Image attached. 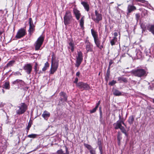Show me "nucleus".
<instances>
[{
  "label": "nucleus",
  "instance_id": "a878e982",
  "mask_svg": "<svg viewBox=\"0 0 154 154\" xmlns=\"http://www.w3.org/2000/svg\"><path fill=\"white\" fill-rule=\"evenodd\" d=\"M110 69H109V68H108V69L106 73V75L105 77V79L106 81H107L108 80L109 78V76L110 75Z\"/></svg>",
  "mask_w": 154,
  "mask_h": 154
},
{
  "label": "nucleus",
  "instance_id": "09e8293b",
  "mask_svg": "<svg viewBox=\"0 0 154 154\" xmlns=\"http://www.w3.org/2000/svg\"><path fill=\"white\" fill-rule=\"evenodd\" d=\"M138 51L140 54L141 53L140 51ZM138 53H136V56H137V57L138 58H140V57H141V55L140 54H138Z\"/></svg>",
  "mask_w": 154,
  "mask_h": 154
},
{
  "label": "nucleus",
  "instance_id": "423d86ee",
  "mask_svg": "<svg viewBox=\"0 0 154 154\" xmlns=\"http://www.w3.org/2000/svg\"><path fill=\"white\" fill-rule=\"evenodd\" d=\"M76 61L75 64V66L78 67L83 60V56L82 52L81 51L78 52L77 55L76 57Z\"/></svg>",
  "mask_w": 154,
  "mask_h": 154
},
{
  "label": "nucleus",
  "instance_id": "338daca9",
  "mask_svg": "<svg viewBox=\"0 0 154 154\" xmlns=\"http://www.w3.org/2000/svg\"><path fill=\"white\" fill-rule=\"evenodd\" d=\"M99 110H100V111H101V107H99Z\"/></svg>",
  "mask_w": 154,
  "mask_h": 154
},
{
  "label": "nucleus",
  "instance_id": "a211bd4d",
  "mask_svg": "<svg viewBox=\"0 0 154 154\" xmlns=\"http://www.w3.org/2000/svg\"><path fill=\"white\" fill-rule=\"evenodd\" d=\"M23 81L20 79H17L16 80L12 82V85H21L23 83Z\"/></svg>",
  "mask_w": 154,
  "mask_h": 154
},
{
  "label": "nucleus",
  "instance_id": "39448f33",
  "mask_svg": "<svg viewBox=\"0 0 154 154\" xmlns=\"http://www.w3.org/2000/svg\"><path fill=\"white\" fill-rule=\"evenodd\" d=\"M44 40V36L41 35L37 39L35 42V50H38L42 45Z\"/></svg>",
  "mask_w": 154,
  "mask_h": 154
},
{
  "label": "nucleus",
  "instance_id": "3c124183",
  "mask_svg": "<svg viewBox=\"0 0 154 154\" xmlns=\"http://www.w3.org/2000/svg\"><path fill=\"white\" fill-rule=\"evenodd\" d=\"M14 74L15 75H21V74L20 73V72H15Z\"/></svg>",
  "mask_w": 154,
  "mask_h": 154
},
{
  "label": "nucleus",
  "instance_id": "13d9d810",
  "mask_svg": "<svg viewBox=\"0 0 154 154\" xmlns=\"http://www.w3.org/2000/svg\"><path fill=\"white\" fill-rule=\"evenodd\" d=\"M123 133L125 135V136H127L128 135V134L126 133V131H125L124 132H123Z\"/></svg>",
  "mask_w": 154,
  "mask_h": 154
},
{
  "label": "nucleus",
  "instance_id": "2f4dec72",
  "mask_svg": "<svg viewBox=\"0 0 154 154\" xmlns=\"http://www.w3.org/2000/svg\"><path fill=\"white\" fill-rule=\"evenodd\" d=\"M15 62L14 60H11L6 65V66L8 67L12 66Z\"/></svg>",
  "mask_w": 154,
  "mask_h": 154
},
{
  "label": "nucleus",
  "instance_id": "72a5a7b5",
  "mask_svg": "<svg viewBox=\"0 0 154 154\" xmlns=\"http://www.w3.org/2000/svg\"><path fill=\"white\" fill-rule=\"evenodd\" d=\"M37 135L35 134H29L27 136V137L29 138H35L37 137Z\"/></svg>",
  "mask_w": 154,
  "mask_h": 154
},
{
  "label": "nucleus",
  "instance_id": "1a4fd4ad",
  "mask_svg": "<svg viewBox=\"0 0 154 154\" xmlns=\"http://www.w3.org/2000/svg\"><path fill=\"white\" fill-rule=\"evenodd\" d=\"M29 29L28 30V32L29 34L31 35L35 30V25L34 24L31 18H29Z\"/></svg>",
  "mask_w": 154,
  "mask_h": 154
},
{
  "label": "nucleus",
  "instance_id": "412c9836",
  "mask_svg": "<svg viewBox=\"0 0 154 154\" xmlns=\"http://www.w3.org/2000/svg\"><path fill=\"white\" fill-rule=\"evenodd\" d=\"M113 125L116 129H119L122 126L120 122L118 121L116 122V123H114Z\"/></svg>",
  "mask_w": 154,
  "mask_h": 154
},
{
  "label": "nucleus",
  "instance_id": "cd10ccee",
  "mask_svg": "<svg viewBox=\"0 0 154 154\" xmlns=\"http://www.w3.org/2000/svg\"><path fill=\"white\" fill-rule=\"evenodd\" d=\"M113 94L116 96H119L122 95V93L119 90L115 89L113 91Z\"/></svg>",
  "mask_w": 154,
  "mask_h": 154
},
{
  "label": "nucleus",
  "instance_id": "c03bdc74",
  "mask_svg": "<svg viewBox=\"0 0 154 154\" xmlns=\"http://www.w3.org/2000/svg\"><path fill=\"white\" fill-rule=\"evenodd\" d=\"M113 63V62L112 60H110L109 63V65L108 68H109V69H110V66Z\"/></svg>",
  "mask_w": 154,
  "mask_h": 154
},
{
  "label": "nucleus",
  "instance_id": "7ed1b4c3",
  "mask_svg": "<svg viewBox=\"0 0 154 154\" xmlns=\"http://www.w3.org/2000/svg\"><path fill=\"white\" fill-rule=\"evenodd\" d=\"M64 24L66 26L69 24L73 20L71 11L69 10L67 11L63 17Z\"/></svg>",
  "mask_w": 154,
  "mask_h": 154
},
{
  "label": "nucleus",
  "instance_id": "aec40b11",
  "mask_svg": "<svg viewBox=\"0 0 154 154\" xmlns=\"http://www.w3.org/2000/svg\"><path fill=\"white\" fill-rule=\"evenodd\" d=\"M50 116V113L46 111H45L42 115V116L46 120L48 119Z\"/></svg>",
  "mask_w": 154,
  "mask_h": 154
},
{
  "label": "nucleus",
  "instance_id": "bb28decb",
  "mask_svg": "<svg viewBox=\"0 0 154 154\" xmlns=\"http://www.w3.org/2000/svg\"><path fill=\"white\" fill-rule=\"evenodd\" d=\"M3 88L6 89H9L10 88V85L9 82L8 81L5 82Z\"/></svg>",
  "mask_w": 154,
  "mask_h": 154
},
{
  "label": "nucleus",
  "instance_id": "20e7f679",
  "mask_svg": "<svg viewBox=\"0 0 154 154\" xmlns=\"http://www.w3.org/2000/svg\"><path fill=\"white\" fill-rule=\"evenodd\" d=\"M92 19L96 23H99L102 20V14L99 13L97 10L95 11V15L92 16Z\"/></svg>",
  "mask_w": 154,
  "mask_h": 154
},
{
  "label": "nucleus",
  "instance_id": "79ce46f5",
  "mask_svg": "<svg viewBox=\"0 0 154 154\" xmlns=\"http://www.w3.org/2000/svg\"><path fill=\"white\" fill-rule=\"evenodd\" d=\"M99 149L100 154H103V150H102V146H99Z\"/></svg>",
  "mask_w": 154,
  "mask_h": 154
},
{
  "label": "nucleus",
  "instance_id": "58836bf2",
  "mask_svg": "<svg viewBox=\"0 0 154 154\" xmlns=\"http://www.w3.org/2000/svg\"><path fill=\"white\" fill-rule=\"evenodd\" d=\"M102 142L101 140L100 139V138L98 139V141L97 142V144L98 145V146H101V145Z\"/></svg>",
  "mask_w": 154,
  "mask_h": 154
},
{
  "label": "nucleus",
  "instance_id": "9d476101",
  "mask_svg": "<svg viewBox=\"0 0 154 154\" xmlns=\"http://www.w3.org/2000/svg\"><path fill=\"white\" fill-rule=\"evenodd\" d=\"M77 87L83 90H88L90 89V86L88 84L82 82L78 83L77 84Z\"/></svg>",
  "mask_w": 154,
  "mask_h": 154
},
{
  "label": "nucleus",
  "instance_id": "0e129e2a",
  "mask_svg": "<svg viewBox=\"0 0 154 154\" xmlns=\"http://www.w3.org/2000/svg\"><path fill=\"white\" fill-rule=\"evenodd\" d=\"M152 102L153 103H154V98L152 99Z\"/></svg>",
  "mask_w": 154,
  "mask_h": 154
},
{
  "label": "nucleus",
  "instance_id": "0eeeda50",
  "mask_svg": "<svg viewBox=\"0 0 154 154\" xmlns=\"http://www.w3.org/2000/svg\"><path fill=\"white\" fill-rule=\"evenodd\" d=\"M58 66V62L56 61L53 62L52 60L50 74H53L57 70Z\"/></svg>",
  "mask_w": 154,
  "mask_h": 154
},
{
  "label": "nucleus",
  "instance_id": "de8ad7c7",
  "mask_svg": "<svg viewBox=\"0 0 154 154\" xmlns=\"http://www.w3.org/2000/svg\"><path fill=\"white\" fill-rule=\"evenodd\" d=\"M78 78L76 77L75 78V80L74 81V83L76 84V86H77V84L78 83Z\"/></svg>",
  "mask_w": 154,
  "mask_h": 154
},
{
  "label": "nucleus",
  "instance_id": "680f3d73",
  "mask_svg": "<svg viewBox=\"0 0 154 154\" xmlns=\"http://www.w3.org/2000/svg\"><path fill=\"white\" fill-rule=\"evenodd\" d=\"M119 120H122V119H121V116H120V114H119Z\"/></svg>",
  "mask_w": 154,
  "mask_h": 154
},
{
  "label": "nucleus",
  "instance_id": "f257e3e1",
  "mask_svg": "<svg viewBox=\"0 0 154 154\" xmlns=\"http://www.w3.org/2000/svg\"><path fill=\"white\" fill-rule=\"evenodd\" d=\"M131 72L134 76L140 78L146 77L148 73L145 69L139 68L133 70Z\"/></svg>",
  "mask_w": 154,
  "mask_h": 154
},
{
  "label": "nucleus",
  "instance_id": "393cba45",
  "mask_svg": "<svg viewBox=\"0 0 154 154\" xmlns=\"http://www.w3.org/2000/svg\"><path fill=\"white\" fill-rule=\"evenodd\" d=\"M118 81H120V82H121V81H122L125 83H127L128 82L127 79L122 77H118Z\"/></svg>",
  "mask_w": 154,
  "mask_h": 154
},
{
  "label": "nucleus",
  "instance_id": "4c0bfd02",
  "mask_svg": "<svg viewBox=\"0 0 154 154\" xmlns=\"http://www.w3.org/2000/svg\"><path fill=\"white\" fill-rule=\"evenodd\" d=\"M89 151L91 154H96V151L95 149L93 148Z\"/></svg>",
  "mask_w": 154,
  "mask_h": 154
},
{
  "label": "nucleus",
  "instance_id": "5fc2aeb1",
  "mask_svg": "<svg viewBox=\"0 0 154 154\" xmlns=\"http://www.w3.org/2000/svg\"><path fill=\"white\" fill-rule=\"evenodd\" d=\"M114 35V37H116L118 36V33L117 32H115L113 33Z\"/></svg>",
  "mask_w": 154,
  "mask_h": 154
},
{
  "label": "nucleus",
  "instance_id": "603ef678",
  "mask_svg": "<svg viewBox=\"0 0 154 154\" xmlns=\"http://www.w3.org/2000/svg\"><path fill=\"white\" fill-rule=\"evenodd\" d=\"M100 100L98 102V103H96V106L98 108L99 105L100 104Z\"/></svg>",
  "mask_w": 154,
  "mask_h": 154
},
{
  "label": "nucleus",
  "instance_id": "c9c22d12",
  "mask_svg": "<svg viewBox=\"0 0 154 154\" xmlns=\"http://www.w3.org/2000/svg\"><path fill=\"white\" fill-rule=\"evenodd\" d=\"M97 108H98V107H97L96 106H95V107L92 110H90V113H92L95 112L97 110Z\"/></svg>",
  "mask_w": 154,
  "mask_h": 154
},
{
  "label": "nucleus",
  "instance_id": "774afa93",
  "mask_svg": "<svg viewBox=\"0 0 154 154\" xmlns=\"http://www.w3.org/2000/svg\"><path fill=\"white\" fill-rule=\"evenodd\" d=\"M2 91L3 93H4L5 92L4 90L3 89H2Z\"/></svg>",
  "mask_w": 154,
  "mask_h": 154
},
{
  "label": "nucleus",
  "instance_id": "f03ea898",
  "mask_svg": "<svg viewBox=\"0 0 154 154\" xmlns=\"http://www.w3.org/2000/svg\"><path fill=\"white\" fill-rule=\"evenodd\" d=\"M28 106L25 103H21L16 109V114L20 115L24 113L27 109Z\"/></svg>",
  "mask_w": 154,
  "mask_h": 154
},
{
  "label": "nucleus",
  "instance_id": "8fccbe9b",
  "mask_svg": "<svg viewBox=\"0 0 154 154\" xmlns=\"http://www.w3.org/2000/svg\"><path fill=\"white\" fill-rule=\"evenodd\" d=\"M69 45L71 47H74V44L73 43L70 42L69 43Z\"/></svg>",
  "mask_w": 154,
  "mask_h": 154
},
{
  "label": "nucleus",
  "instance_id": "69168bd1",
  "mask_svg": "<svg viewBox=\"0 0 154 154\" xmlns=\"http://www.w3.org/2000/svg\"><path fill=\"white\" fill-rule=\"evenodd\" d=\"M2 32L1 31H0V35L2 34Z\"/></svg>",
  "mask_w": 154,
  "mask_h": 154
},
{
  "label": "nucleus",
  "instance_id": "e2e57ef3",
  "mask_svg": "<svg viewBox=\"0 0 154 154\" xmlns=\"http://www.w3.org/2000/svg\"><path fill=\"white\" fill-rule=\"evenodd\" d=\"M118 144L119 145H120V141H118Z\"/></svg>",
  "mask_w": 154,
  "mask_h": 154
},
{
  "label": "nucleus",
  "instance_id": "9b49d317",
  "mask_svg": "<svg viewBox=\"0 0 154 154\" xmlns=\"http://www.w3.org/2000/svg\"><path fill=\"white\" fill-rule=\"evenodd\" d=\"M85 48L87 51V53L89 52L93 51V45L91 44L88 40H86L85 42Z\"/></svg>",
  "mask_w": 154,
  "mask_h": 154
},
{
  "label": "nucleus",
  "instance_id": "f8f14e48",
  "mask_svg": "<svg viewBox=\"0 0 154 154\" xmlns=\"http://www.w3.org/2000/svg\"><path fill=\"white\" fill-rule=\"evenodd\" d=\"M23 69L28 74H29L32 69V66L30 63L25 64L23 67Z\"/></svg>",
  "mask_w": 154,
  "mask_h": 154
},
{
  "label": "nucleus",
  "instance_id": "b1692460",
  "mask_svg": "<svg viewBox=\"0 0 154 154\" xmlns=\"http://www.w3.org/2000/svg\"><path fill=\"white\" fill-rule=\"evenodd\" d=\"M84 17L83 16L79 22V25L81 27V28L83 29L84 28Z\"/></svg>",
  "mask_w": 154,
  "mask_h": 154
},
{
  "label": "nucleus",
  "instance_id": "dca6fc26",
  "mask_svg": "<svg viewBox=\"0 0 154 154\" xmlns=\"http://www.w3.org/2000/svg\"><path fill=\"white\" fill-rule=\"evenodd\" d=\"M73 13L75 14L76 19L78 20L80 19L81 16L80 11L76 8H74L73 9Z\"/></svg>",
  "mask_w": 154,
  "mask_h": 154
},
{
  "label": "nucleus",
  "instance_id": "49530a36",
  "mask_svg": "<svg viewBox=\"0 0 154 154\" xmlns=\"http://www.w3.org/2000/svg\"><path fill=\"white\" fill-rule=\"evenodd\" d=\"M32 124L30 122H29L28 124V126L26 128V129L29 130Z\"/></svg>",
  "mask_w": 154,
  "mask_h": 154
},
{
  "label": "nucleus",
  "instance_id": "7c9ffc66",
  "mask_svg": "<svg viewBox=\"0 0 154 154\" xmlns=\"http://www.w3.org/2000/svg\"><path fill=\"white\" fill-rule=\"evenodd\" d=\"M49 65L48 62H46L44 66L42 69V70L43 71H45L47 68L49 67Z\"/></svg>",
  "mask_w": 154,
  "mask_h": 154
},
{
  "label": "nucleus",
  "instance_id": "c756f323",
  "mask_svg": "<svg viewBox=\"0 0 154 154\" xmlns=\"http://www.w3.org/2000/svg\"><path fill=\"white\" fill-rule=\"evenodd\" d=\"M148 30L154 35V25H151L148 28Z\"/></svg>",
  "mask_w": 154,
  "mask_h": 154
},
{
  "label": "nucleus",
  "instance_id": "4468645a",
  "mask_svg": "<svg viewBox=\"0 0 154 154\" xmlns=\"http://www.w3.org/2000/svg\"><path fill=\"white\" fill-rule=\"evenodd\" d=\"M60 96L59 100L62 102H66L67 101V96L66 93L61 91L59 93Z\"/></svg>",
  "mask_w": 154,
  "mask_h": 154
},
{
  "label": "nucleus",
  "instance_id": "ea45409f",
  "mask_svg": "<svg viewBox=\"0 0 154 154\" xmlns=\"http://www.w3.org/2000/svg\"><path fill=\"white\" fill-rule=\"evenodd\" d=\"M116 83V81L112 80V81L110 82L109 83V84L111 85H113L114 84H115Z\"/></svg>",
  "mask_w": 154,
  "mask_h": 154
},
{
  "label": "nucleus",
  "instance_id": "5701e85b",
  "mask_svg": "<svg viewBox=\"0 0 154 154\" xmlns=\"http://www.w3.org/2000/svg\"><path fill=\"white\" fill-rule=\"evenodd\" d=\"M117 42V38L116 37H113V38L110 40V43L112 46L115 45Z\"/></svg>",
  "mask_w": 154,
  "mask_h": 154
},
{
  "label": "nucleus",
  "instance_id": "052dcab7",
  "mask_svg": "<svg viewBox=\"0 0 154 154\" xmlns=\"http://www.w3.org/2000/svg\"><path fill=\"white\" fill-rule=\"evenodd\" d=\"M132 83H134L136 84L137 82L135 81H132Z\"/></svg>",
  "mask_w": 154,
  "mask_h": 154
},
{
  "label": "nucleus",
  "instance_id": "c85d7f7f",
  "mask_svg": "<svg viewBox=\"0 0 154 154\" xmlns=\"http://www.w3.org/2000/svg\"><path fill=\"white\" fill-rule=\"evenodd\" d=\"M134 120V117L132 116L129 117L128 120V122L129 124L131 125L133 123Z\"/></svg>",
  "mask_w": 154,
  "mask_h": 154
},
{
  "label": "nucleus",
  "instance_id": "4be33fe9",
  "mask_svg": "<svg viewBox=\"0 0 154 154\" xmlns=\"http://www.w3.org/2000/svg\"><path fill=\"white\" fill-rule=\"evenodd\" d=\"M91 34L94 38V39L98 38L97 32L94 31L93 29H91Z\"/></svg>",
  "mask_w": 154,
  "mask_h": 154
},
{
  "label": "nucleus",
  "instance_id": "e433bc0d",
  "mask_svg": "<svg viewBox=\"0 0 154 154\" xmlns=\"http://www.w3.org/2000/svg\"><path fill=\"white\" fill-rule=\"evenodd\" d=\"M37 65L38 64L37 63H36L34 67L35 71V72L36 73H37V72L38 71V69L37 68Z\"/></svg>",
  "mask_w": 154,
  "mask_h": 154
},
{
  "label": "nucleus",
  "instance_id": "6e6d98bb",
  "mask_svg": "<svg viewBox=\"0 0 154 154\" xmlns=\"http://www.w3.org/2000/svg\"><path fill=\"white\" fill-rule=\"evenodd\" d=\"M100 118H102V111H100Z\"/></svg>",
  "mask_w": 154,
  "mask_h": 154
},
{
  "label": "nucleus",
  "instance_id": "ddd939ff",
  "mask_svg": "<svg viewBox=\"0 0 154 154\" xmlns=\"http://www.w3.org/2000/svg\"><path fill=\"white\" fill-rule=\"evenodd\" d=\"M105 39H104L103 42L102 43V45H100L101 42L98 38L94 39L95 44L96 46L100 50H102L103 48V44Z\"/></svg>",
  "mask_w": 154,
  "mask_h": 154
},
{
  "label": "nucleus",
  "instance_id": "a19ab883",
  "mask_svg": "<svg viewBox=\"0 0 154 154\" xmlns=\"http://www.w3.org/2000/svg\"><path fill=\"white\" fill-rule=\"evenodd\" d=\"M121 130V131L122 133H123V132H124L125 131H126V130L125 129V128L124 127L122 126L120 128H119Z\"/></svg>",
  "mask_w": 154,
  "mask_h": 154
},
{
  "label": "nucleus",
  "instance_id": "bf43d9fd",
  "mask_svg": "<svg viewBox=\"0 0 154 154\" xmlns=\"http://www.w3.org/2000/svg\"><path fill=\"white\" fill-rule=\"evenodd\" d=\"M71 50L72 52H73L74 50V47H71Z\"/></svg>",
  "mask_w": 154,
  "mask_h": 154
},
{
  "label": "nucleus",
  "instance_id": "864d4df0",
  "mask_svg": "<svg viewBox=\"0 0 154 154\" xmlns=\"http://www.w3.org/2000/svg\"><path fill=\"white\" fill-rule=\"evenodd\" d=\"M118 121H119L121 124H122L123 125H124V122L122 119L121 120H119Z\"/></svg>",
  "mask_w": 154,
  "mask_h": 154
},
{
  "label": "nucleus",
  "instance_id": "f704fd0d",
  "mask_svg": "<svg viewBox=\"0 0 154 154\" xmlns=\"http://www.w3.org/2000/svg\"><path fill=\"white\" fill-rule=\"evenodd\" d=\"M136 2H139L143 3H148V2L145 0H134Z\"/></svg>",
  "mask_w": 154,
  "mask_h": 154
},
{
  "label": "nucleus",
  "instance_id": "6ab92c4d",
  "mask_svg": "<svg viewBox=\"0 0 154 154\" xmlns=\"http://www.w3.org/2000/svg\"><path fill=\"white\" fill-rule=\"evenodd\" d=\"M81 4L83 5L85 9L87 11H88L89 10V6L88 3L85 2H82Z\"/></svg>",
  "mask_w": 154,
  "mask_h": 154
},
{
  "label": "nucleus",
  "instance_id": "37998d69",
  "mask_svg": "<svg viewBox=\"0 0 154 154\" xmlns=\"http://www.w3.org/2000/svg\"><path fill=\"white\" fill-rule=\"evenodd\" d=\"M122 137L120 135V134H119L117 136V139L118 141H120L122 139Z\"/></svg>",
  "mask_w": 154,
  "mask_h": 154
},
{
  "label": "nucleus",
  "instance_id": "f3484780",
  "mask_svg": "<svg viewBox=\"0 0 154 154\" xmlns=\"http://www.w3.org/2000/svg\"><path fill=\"white\" fill-rule=\"evenodd\" d=\"M66 152H64L62 149H60L58 150L57 152V154H69V152L68 150V148L66 146H65Z\"/></svg>",
  "mask_w": 154,
  "mask_h": 154
},
{
  "label": "nucleus",
  "instance_id": "a18cd8bd",
  "mask_svg": "<svg viewBox=\"0 0 154 154\" xmlns=\"http://www.w3.org/2000/svg\"><path fill=\"white\" fill-rule=\"evenodd\" d=\"M140 17V15L139 14H136V20L138 21Z\"/></svg>",
  "mask_w": 154,
  "mask_h": 154
},
{
  "label": "nucleus",
  "instance_id": "473e14b6",
  "mask_svg": "<svg viewBox=\"0 0 154 154\" xmlns=\"http://www.w3.org/2000/svg\"><path fill=\"white\" fill-rule=\"evenodd\" d=\"M84 145L88 149H89V151L93 148L89 144L85 143L84 144Z\"/></svg>",
  "mask_w": 154,
  "mask_h": 154
},
{
  "label": "nucleus",
  "instance_id": "2eb2a0df",
  "mask_svg": "<svg viewBox=\"0 0 154 154\" xmlns=\"http://www.w3.org/2000/svg\"><path fill=\"white\" fill-rule=\"evenodd\" d=\"M136 10L135 6L133 5H128L127 9V15H129L132 12Z\"/></svg>",
  "mask_w": 154,
  "mask_h": 154
},
{
  "label": "nucleus",
  "instance_id": "6e6552de",
  "mask_svg": "<svg viewBox=\"0 0 154 154\" xmlns=\"http://www.w3.org/2000/svg\"><path fill=\"white\" fill-rule=\"evenodd\" d=\"M26 34V30L24 28H21L18 30L15 37L17 38H20L23 37Z\"/></svg>",
  "mask_w": 154,
  "mask_h": 154
},
{
  "label": "nucleus",
  "instance_id": "4d7b16f0",
  "mask_svg": "<svg viewBox=\"0 0 154 154\" xmlns=\"http://www.w3.org/2000/svg\"><path fill=\"white\" fill-rule=\"evenodd\" d=\"M80 74V72L78 71L76 73V75L78 76H79Z\"/></svg>",
  "mask_w": 154,
  "mask_h": 154
}]
</instances>
